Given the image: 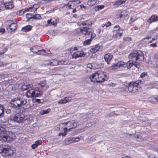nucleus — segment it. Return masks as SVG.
Returning <instances> with one entry per match:
<instances>
[{
	"mask_svg": "<svg viewBox=\"0 0 158 158\" xmlns=\"http://www.w3.org/2000/svg\"><path fill=\"white\" fill-rule=\"evenodd\" d=\"M94 31L92 28H89L86 29L85 28H84L83 30L80 31V35H82L83 36H86L87 37H90V38L85 40L83 43L84 46H86L90 44L91 43L92 39L95 38L96 35L94 32Z\"/></svg>",
	"mask_w": 158,
	"mask_h": 158,
	"instance_id": "obj_1",
	"label": "nucleus"
},
{
	"mask_svg": "<svg viewBox=\"0 0 158 158\" xmlns=\"http://www.w3.org/2000/svg\"><path fill=\"white\" fill-rule=\"evenodd\" d=\"M89 78L92 82L97 83L103 82L108 80L106 73L102 71H98L90 76Z\"/></svg>",
	"mask_w": 158,
	"mask_h": 158,
	"instance_id": "obj_2",
	"label": "nucleus"
},
{
	"mask_svg": "<svg viewBox=\"0 0 158 158\" xmlns=\"http://www.w3.org/2000/svg\"><path fill=\"white\" fill-rule=\"evenodd\" d=\"M128 58L131 61L137 63H139L144 59L143 52L140 50L132 52L129 55Z\"/></svg>",
	"mask_w": 158,
	"mask_h": 158,
	"instance_id": "obj_3",
	"label": "nucleus"
},
{
	"mask_svg": "<svg viewBox=\"0 0 158 158\" xmlns=\"http://www.w3.org/2000/svg\"><path fill=\"white\" fill-rule=\"evenodd\" d=\"M79 124V123L77 121H69L67 123H62L60 125V127L61 125H64L66 126L67 125V127L64 128L63 130H64V133H60L58 134L59 136L61 135L63 136H65L67 135V133L69 131H70L72 129L76 127Z\"/></svg>",
	"mask_w": 158,
	"mask_h": 158,
	"instance_id": "obj_4",
	"label": "nucleus"
},
{
	"mask_svg": "<svg viewBox=\"0 0 158 158\" xmlns=\"http://www.w3.org/2000/svg\"><path fill=\"white\" fill-rule=\"evenodd\" d=\"M27 103V99L15 98L11 100L10 104L11 108L17 110L20 109L22 106L25 105Z\"/></svg>",
	"mask_w": 158,
	"mask_h": 158,
	"instance_id": "obj_5",
	"label": "nucleus"
},
{
	"mask_svg": "<svg viewBox=\"0 0 158 158\" xmlns=\"http://www.w3.org/2000/svg\"><path fill=\"white\" fill-rule=\"evenodd\" d=\"M141 83L140 81H137L135 82H130L128 85V89L130 92L135 93L139 91L140 90Z\"/></svg>",
	"mask_w": 158,
	"mask_h": 158,
	"instance_id": "obj_6",
	"label": "nucleus"
},
{
	"mask_svg": "<svg viewBox=\"0 0 158 158\" xmlns=\"http://www.w3.org/2000/svg\"><path fill=\"white\" fill-rule=\"evenodd\" d=\"M42 92L38 87H36L35 89H30L27 92L26 94L28 98L38 97L41 95Z\"/></svg>",
	"mask_w": 158,
	"mask_h": 158,
	"instance_id": "obj_7",
	"label": "nucleus"
},
{
	"mask_svg": "<svg viewBox=\"0 0 158 158\" xmlns=\"http://www.w3.org/2000/svg\"><path fill=\"white\" fill-rule=\"evenodd\" d=\"M13 153V151L9 145H4L0 147V153L3 156H11Z\"/></svg>",
	"mask_w": 158,
	"mask_h": 158,
	"instance_id": "obj_8",
	"label": "nucleus"
},
{
	"mask_svg": "<svg viewBox=\"0 0 158 158\" xmlns=\"http://www.w3.org/2000/svg\"><path fill=\"white\" fill-rule=\"evenodd\" d=\"M2 142H9L14 139L15 134L12 132L7 131L4 134L1 135Z\"/></svg>",
	"mask_w": 158,
	"mask_h": 158,
	"instance_id": "obj_9",
	"label": "nucleus"
},
{
	"mask_svg": "<svg viewBox=\"0 0 158 158\" xmlns=\"http://www.w3.org/2000/svg\"><path fill=\"white\" fill-rule=\"evenodd\" d=\"M10 118L11 120L18 123H23L27 119L26 117L23 114L18 113L11 116Z\"/></svg>",
	"mask_w": 158,
	"mask_h": 158,
	"instance_id": "obj_10",
	"label": "nucleus"
},
{
	"mask_svg": "<svg viewBox=\"0 0 158 158\" xmlns=\"http://www.w3.org/2000/svg\"><path fill=\"white\" fill-rule=\"evenodd\" d=\"M92 24V22L89 20H85L81 23L80 24H79V25L80 26H82L84 27L81 28H78L77 29V31L78 32V34H80V31H82L83 30L84 28H85L86 29L91 28H87V27H89L90 26H91Z\"/></svg>",
	"mask_w": 158,
	"mask_h": 158,
	"instance_id": "obj_11",
	"label": "nucleus"
},
{
	"mask_svg": "<svg viewBox=\"0 0 158 158\" xmlns=\"http://www.w3.org/2000/svg\"><path fill=\"white\" fill-rule=\"evenodd\" d=\"M114 29V33H116L114 35V37L116 38L119 37L120 38L122 36V34L123 33V30L122 29H120V27L118 25L115 26Z\"/></svg>",
	"mask_w": 158,
	"mask_h": 158,
	"instance_id": "obj_12",
	"label": "nucleus"
},
{
	"mask_svg": "<svg viewBox=\"0 0 158 158\" xmlns=\"http://www.w3.org/2000/svg\"><path fill=\"white\" fill-rule=\"evenodd\" d=\"M17 28V24L14 23H12L9 25L7 28V29L10 32H11L15 30Z\"/></svg>",
	"mask_w": 158,
	"mask_h": 158,
	"instance_id": "obj_13",
	"label": "nucleus"
},
{
	"mask_svg": "<svg viewBox=\"0 0 158 158\" xmlns=\"http://www.w3.org/2000/svg\"><path fill=\"white\" fill-rule=\"evenodd\" d=\"M123 63V61H120L116 64H113L111 67L112 69L115 70L120 67H123V65H124Z\"/></svg>",
	"mask_w": 158,
	"mask_h": 158,
	"instance_id": "obj_14",
	"label": "nucleus"
},
{
	"mask_svg": "<svg viewBox=\"0 0 158 158\" xmlns=\"http://www.w3.org/2000/svg\"><path fill=\"white\" fill-rule=\"evenodd\" d=\"M113 57V55L110 53H108L106 54L104 57V58L105 61L107 62L108 64L110 63L111 60Z\"/></svg>",
	"mask_w": 158,
	"mask_h": 158,
	"instance_id": "obj_15",
	"label": "nucleus"
},
{
	"mask_svg": "<svg viewBox=\"0 0 158 158\" xmlns=\"http://www.w3.org/2000/svg\"><path fill=\"white\" fill-rule=\"evenodd\" d=\"M158 20V16L156 15H153L148 19V22L150 23L153 22H155Z\"/></svg>",
	"mask_w": 158,
	"mask_h": 158,
	"instance_id": "obj_16",
	"label": "nucleus"
},
{
	"mask_svg": "<svg viewBox=\"0 0 158 158\" xmlns=\"http://www.w3.org/2000/svg\"><path fill=\"white\" fill-rule=\"evenodd\" d=\"M74 137L67 138L64 141V144L66 145H69L71 143H74Z\"/></svg>",
	"mask_w": 158,
	"mask_h": 158,
	"instance_id": "obj_17",
	"label": "nucleus"
},
{
	"mask_svg": "<svg viewBox=\"0 0 158 158\" xmlns=\"http://www.w3.org/2000/svg\"><path fill=\"white\" fill-rule=\"evenodd\" d=\"M33 86V85L31 83L26 84L22 85L21 89L22 90H25L31 88Z\"/></svg>",
	"mask_w": 158,
	"mask_h": 158,
	"instance_id": "obj_18",
	"label": "nucleus"
},
{
	"mask_svg": "<svg viewBox=\"0 0 158 158\" xmlns=\"http://www.w3.org/2000/svg\"><path fill=\"white\" fill-rule=\"evenodd\" d=\"M99 2V0H88L87 4L90 6H92L98 4Z\"/></svg>",
	"mask_w": 158,
	"mask_h": 158,
	"instance_id": "obj_19",
	"label": "nucleus"
},
{
	"mask_svg": "<svg viewBox=\"0 0 158 158\" xmlns=\"http://www.w3.org/2000/svg\"><path fill=\"white\" fill-rule=\"evenodd\" d=\"M130 60L128 61L127 63H125L124 62V65H123V67H127L128 69H130L132 66H133V65H134V64L135 63L133 62L132 61V62H131Z\"/></svg>",
	"mask_w": 158,
	"mask_h": 158,
	"instance_id": "obj_20",
	"label": "nucleus"
},
{
	"mask_svg": "<svg viewBox=\"0 0 158 158\" xmlns=\"http://www.w3.org/2000/svg\"><path fill=\"white\" fill-rule=\"evenodd\" d=\"M4 6L7 9H11L13 8L14 5L12 2H6L4 4Z\"/></svg>",
	"mask_w": 158,
	"mask_h": 158,
	"instance_id": "obj_21",
	"label": "nucleus"
},
{
	"mask_svg": "<svg viewBox=\"0 0 158 158\" xmlns=\"http://www.w3.org/2000/svg\"><path fill=\"white\" fill-rule=\"evenodd\" d=\"M50 65L51 66H56L58 64H60V61L58 62V61L55 60H52L49 63Z\"/></svg>",
	"mask_w": 158,
	"mask_h": 158,
	"instance_id": "obj_22",
	"label": "nucleus"
},
{
	"mask_svg": "<svg viewBox=\"0 0 158 158\" xmlns=\"http://www.w3.org/2000/svg\"><path fill=\"white\" fill-rule=\"evenodd\" d=\"M149 101L152 103H155L158 102V96L151 97L149 98Z\"/></svg>",
	"mask_w": 158,
	"mask_h": 158,
	"instance_id": "obj_23",
	"label": "nucleus"
},
{
	"mask_svg": "<svg viewBox=\"0 0 158 158\" xmlns=\"http://www.w3.org/2000/svg\"><path fill=\"white\" fill-rule=\"evenodd\" d=\"M128 15V12L125 10L122 11L119 15V17L120 18H124L126 17Z\"/></svg>",
	"mask_w": 158,
	"mask_h": 158,
	"instance_id": "obj_24",
	"label": "nucleus"
},
{
	"mask_svg": "<svg viewBox=\"0 0 158 158\" xmlns=\"http://www.w3.org/2000/svg\"><path fill=\"white\" fill-rule=\"evenodd\" d=\"M4 107L3 106L0 104V118L4 117Z\"/></svg>",
	"mask_w": 158,
	"mask_h": 158,
	"instance_id": "obj_25",
	"label": "nucleus"
},
{
	"mask_svg": "<svg viewBox=\"0 0 158 158\" xmlns=\"http://www.w3.org/2000/svg\"><path fill=\"white\" fill-rule=\"evenodd\" d=\"M32 27L29 25H27L23 27L22 30L23 31L27 32L30 31Z\"/></svg>",
	"mask_w": 158,
	"mask_h": 158,
	"instance_id": "obj_26",
	"label": "nucleus"
},
{
	"mask_svg": "<svg viewBox=\"0 0 158 158\" xmlns=\"http://www.w3.org/2000/svg\"><path fill=\"white\" fill-rule=\"evenodd\" d=\"M75 1L74 0L71 2H69L67 5V6L69 9H73L74 6H73L75 4Z\"/></svg>",
	"mask_w": 158,
	"mask_h": 158,
	"instance_id": "obj_27",
	"label": "nucleus"
},
{
	"mask_svg": "<svg viewBox=\"0 0 158 158\" xmlns=\"http://www.w3.org/2000/svg\"><path fill=\"white\" fill-rule=\"evenodd\" d=\"M46 84V82L45 81H41L40 83L38 84V87L40 89L44 87Z\"/></svg>",
	"mask_w": 158,
	"mask_h": 158,
	"instance_id": "obj_28",
	"label": "nucleus"
},
{
	"mask_svg": "<svg viewBox=\"0 0 158 158\" xmlns=\"http://www.w3.org/2000/svg\"><path fill=\"white\" fill-rule=\"evenodd\" d=\"M105 7L104 5H98L95 7V10L96 11H99L103 9Z\"/></svg>",
	"mask_w": 158,
	"mask_h": 158,
	"instance_id": "obj_29",
	"label": "nucleus"
},
{
	"mask_svg": "<svg viewBox=\"0 0 158 158\" xmlns=\"http://www.w3.org/2000/svg\"><path fill=\"white\" fill-rule=\"evenodd\" d=\"M38 7V5L35 4L32 6H31L28 8L27 10H30L31 9H33V11H35Z\"/></svg>",
	"mask_w": 158,
	"mask_h": 158,
	"instance_id": "obj_30",
	"label": "nucleus"
},
{
	"mask_svg": "<svg viewBox=\"0 0 158 158\" xmlns=\"http://www.w3.org/2000/svg\"><path fill=\"white\" fill-rule=\"evenodd\" d=\"M27 10V8H26L25 9H22L18 11L17 12V15H22L23 14L25 11H26V10Z\"/></svg>",
	"mask_w": 158,
	"mask_h": 158,
	"instance_id": "obj_31",
	"label": "nucleus"
},
{
	"mask_svg": "<svg viewBox=\"0 0 158 158\" xmlns=\"http://www.w3.org/2000/svg\"><path fill=\"white\" fill-rule=\"evenodd\" d=\"M51 110L50 109H48L46 110H42L40 112V114L41 115H44L49 113Z\"/></svg>",
	"mask_w": 158,
	"mask_h": 158,
	"instance_id": "obj_32",
	"label": "nucleus"
},
{
	"mask_svg": "<svg viewBox=\"0 0 158 158\" xmlns=\"http://www.w3.org/2000/svg\"><path fill=\"white\" fill-rule=\"evenodd\" d=\"M77 55H78V57H84L85 56V54L84 52L82 51L80 52L77 51Z\"/></svg>",
	"mask_w": 158,
	"mask_h": 158,
	"instance_id": "obj_33",
	"label": "nucleus"
},
{
	"mask_svg": "<svg viewBox=\"0 0 158 158\" xmlns=\"http://www.w3.org/2000/svg\"><path fill=\"white\" fill-rule=\"evenodd\" d=\"M6 132V129L0 126V135L4 134Z\"/></svg>",
	"mask_w": 158,
	"mask_h": 158,
	"instance_id": "obj_34",
	"label": "nucleus"
},
{
	"mask_svg": "<svg viewBox=\"0 0 158 158\" xmlns=\"http://www.w3.org/2000/svg\"><path fill=\"white\" fill-rule=\"evenodd\" d=\"M95 46L98 51H101L103 48V46L99 44L96 45Z\"/></svg>",
	"mask_w": 158,
	"mask_h": 158,
	"instance_id": "obj_35",
	"label": "nucleus"
},
{
	"mask_svg": "<svg viewBox=\"0 0 158 158\" xmlns=\"http://www.w3.org/2000/svg\"><path fill=\"white\" fill-rule=\"evenodd\" d=\"M67 103L65 98H64L60 100L58 102V103L59 104H65Z\"/></svg>",
	"mask_w": 158,
	"mask_h": 158,
	"instance_id": "obj_36",
	"label": "nucleus"
},
{
	"mask_svg": "<svg viewBox=\"0 0 158 158\" xmlns=\"http://www.w3.org/2000/svg\"><path fill=\"white\" fill-rule=\"evenodd\" d=\"M67 103L65 98H64L60 100L58 102V103L59 104H65Z\"/></svg>",
	"mask_w": 158,
	"mask_h": 158,
	"instance_id": "obj_37",
	"label": "nucleus"
},
{
	"mask_svg": "<svg viewBox=\"0 0 158 158\" xmlns=\"http://www.w3.org/2000/svg\"><path fill=\"white\" fill-rule=\"evenodd\" d=\"M46 51L43 49L41 50H38L37 52V54L39 55H44L46 53Z\"/></svg>",
	"mask_w": 158,
	"mask_h": 158,
	"instance_id": "obj_38",
	"label": "nucleus"
},
{
	"mask_svg": "<svg viewBox=\"0 0 158 158\" xmlns=\"http://www.w3.org/2000/svg\"><path fill=\"white\" fill-rule=\"evenodd\" d=\"M30 50L32 52L35 53H37L38 51V50L37 49L36 47L35 46H33L31 48Z\"/></svg>",
	"mask_w": 158,
	"mask_h": 158,
	"instance_id": "obj_39",
	"label": "nucleus"
},
{
	"mask_svg": "<svg viewBox=\"0 0 158 158\" xmlns=\"http://www.w3.org/2000/svg\"><path fill=\"white\" fill-rule=\"evenodd\" d=\"M33 18L36 19H40L41 18V16L39 14L33 15Z\"/></svg>",
	"mask_w": 158,
	"mask_h": 158,
	"instance_id": "obj_40",
	"label": "nucleus"
},
{
	"mask_svg": "<svg viewBox=\"0 0 158 158\" xmlns=\"http://www.w3.org/2000/svg\"><path fill=\"white\" fill-rule=\"evenodd\" d=\"M90 51L91 53H96L97 52H98L95 46L94 47L91 48Z\"/></svg>",
	"mask_w": 158,
	"mask_h": 158,
	"instance_id": "obj_41",
	"label": "nucleus"
},
{
	"mask_svg": "<svg viewBox=\"0 0 158 158\" xmlns=\"http://www.w3.org/2000/svg\"><path fill=\"white\" fill-rule=\"evenodd\" d=\"M90 51L91 53H96L97 52H98L95 46L94 47L91 48Z\"/></svg>",
	"mask_w": 158,
	"mask_h": 158,
	"instance_id": "obj_42",
	"label": "nucleus"
},
{
	"mask_svg": "<svg viewBox=\"0 0 158 158\" xmlns=\"http://www.w3.org/2000/svg\"><path fill=\"white\" fill-rule=\"evenodd\" d=\"M90 51L91 53H96L97 52H98L95 46L94 47L91 48Z\"/></svg>",
	"mask_w": 158,
	"mask_h": 158,
	"instance_id": "obj_43",
	"label": "nucleus"
},
{
	"mask_svg": "<svg viewBox=\"0 0 158 158\" xmlns=\"http://www.w3.org/2000/svg\"><path fill=\"white\" fill-rule=\"evenodd\" d=\"M122 4H123V3H122V1H121V0H119L115 2L114 5H119Z\"/></svg>",
	"mask_w": 158,
	"mask_h": 158,
	"instance_id": "obj_44",
	"label": "nucleus"
},
{
	"mask_svg": "<svg viewBox=\"0 0 158 158\" xmlns=\"http://www.w3.org/2000/svg\"><path fill=\"white\" fill-rule=\"evenodd\" d=\"M67 103L70 102L72 100V97L69 96L65 97Z\"/></svg>",
	"mask_w": 158,
	"mask_h": 158,
	"instance_id": "obj_45",
	"label": "nucleus"
},
{
	"mask_svg": "<svg viewBox=\"0 0 158 158\" xmlns=\"http://www.w3.org/2000/svg\"><path fill=\"white\" fill-rule=\"evenodd\" d=\"M78 55L77 52H74L72 55V57L73 58L76 59L78 58Z\"/></svg>",
	"mask_w": 158,
	"mask_h": 158,
	"instance_id": "obj_46",
	"label": "nucleus"
},
{
	"mask_svg": "<svg viewBox=\"0 0 158 158\" xmlns=\"http://www.w3.org/2000/svg\"><path fill=\"white\" fill-rule=\"evenodd\" d=\"M111 25V23L110 22H108L107 23H106L105 24H102V26L103 27L105 26L106 27H107Z\"/></svg>",
	"mask_w": 158,
	"mask_h": 158,
	"instance_id": "obj_47",
	"label": "nucleus"
},
{
	"mask_svg": "<svg viewBox=\"0 0 158 158\" xmlns=\"http://www.w3.org/2000/svg\"><path fill=\"white\" fill-rule=\"evenodd\" d=\"M147 74V73L146 72H144L141 73L140 75V77L141 78H143L146 76Z\"/></svg>",
	"mask_w": 158,
	"mask_h": 158,
	"instance_id": "obj_48",
	"label": "nucleus"
},
{
	"mask_svg": "<svg viewBox=\"0 0 158 158\" xmlns=\"http://www.w3.org/2000/svg\"><path fill=\"white\" fill-rule=\"evenodd\" d=\"M42 141L40 140H38L35 142V143H36L37 145L38 146L40 145H41L42 143Z\"/></svg>",
	"mask_w": 158,
	"mask_h": 158,
	"instance_id": "obj_49",
	"label": "nucleus"
},
{
	"mask_svg": "<svg viewBox=\"0 0 158 158\" xmlns=\"http://www.w3.org/2000/svg\"><path fill=\"white\" fill-rule=\"evenodd\" d=\"M123 40L124 41H130L131 40V38L127 37L126 38H123Z\"/></svg>",
	"mask_w": 158,
	"mask_h": 158,
	"instance_id": "obj_50",
	"label": "nucleus"
},
{
	"mask_svg": "<svg viewBox=\"0 0 158 158\" xmlns=\"http://www.w3.org/2000/svg\"><path fill=\"white\" fill-rule=\"evenodd\" d=\"M26 17L28 19L33 18V15H32L30 14H26Z\"/></svg>",
	"mask_w": 158,
	"mask_h": 158,
	"instance_id": "obj_51",
	"label": "nucleus"
},
{
	"mask_svg": "<svg viewBox=\"0 0 158 158\" xmlns=\"http://www.w3.org/2000/svg\"><path fill=\"white\" fill-rule=\"evenodd\" d=\"M37 147L38 146L37 145V144H36V143H35L33 144L31 146V148L32 149H35L36 148H37Z\"/></svg>",
	"mask_w": 158,
	"mask_h": 158,
	"instance_id": "obj_52",
	"label": "nucleus"
},
{
	"mask_svg": "<svg viewBox=\"0 0 158 158\" xmlns=\"http://www.w3.org/2000/svg\"><path fill=\"white\" fill-rule=\"evenodd\" d=\"M80 140V138L79 137H74V142H78Z\"/></svg>",
	"mask_w": 158,
	"mask_h": 158,
	"instance_id": "obj_53",
	"label": "nucleus"
},
{
	"mask_svg": "<svg viewBox=\"0 0 158 158\" xmlns=\"http://www.w3.org/2000/svg\"><path fill=\"white\" fill-rule=\"evenodd\" d=\"M87 68L91 69L93 68V66L91 63H89L87 65Z\"/></svg>",
	"mask_w": 158,
	"mask_h": 158,
	"instance_id": "obj_54",
	"label": "nucleus"
},
{
	"mask_svg": "<svg viewBox=\"0 0 158 158\" xmlns=\"http://www.w3.org/2000/svg\"><path fill=\"white\" fill-rule=\"evenodd\" d=\"M60 64L66 65L68 64V63L65 61H60Z\"/></svg>",
	"mask_w": 158,
	"mask_h": 158,
	"instance_id": "obj_55",
	"label": "nucleus"
},
{
	"mask_svg": "<svg viewBox=\"0 0 158 158\" xmlns=\"http://www.w3.org/2000/svg\"><path fill=\"white\" fill-rule=\"evenodd\" d=\"M5 31V29H4L1 28H0V32L2 33H4Z\"/></svg>",
	"mask_w": 158,
	"mask_h": 158,
	"instance_id": "obj_56",
	"label": "nucleus"
},
{
	"mask_svg": "<svg viewBox=\"0 0 158 158\" xmlns=\"http://www.w3.org/2000/svg\"><path fill=\"white\" fill-rule=\"evenodd\" d=\"M80 7L81 8H82V9H85L86 8V6H85L81 4L80 5Z\"/></svg>",
	"mask_w": 158,
	"mask_h": 158,
	"instance_id": "obj_57",
	"label": "nucleus"
},
{
	"mask_svg": "<svg viewBox=\"0 0 158 158\" xmlns=\"http://www.w3.org/2000/svg\"><path fill=\"white\" fill-rule=\"evenodd\" d=\"M51 24L52 25L55 26L57 24V23L56 21H53L51 23Z\"/></svg>",
	"mask_w": 158,
	"mask_h": 158,
	"instance_id": "obj_58",
	"label": "nucleus"
},
{
	"mask_svg": "<svg viewBox=\"0 0 158 158\" xmlns=\"http://www.w3.org/2000/svg\"><path fill=\"white\" fill-rule=\"evenodd\" d=\"M150 46L152 47H156L157 44L156 43H153L150 45Z\"/></svg>",
	"mask_w": 158,
	"mask_h": 158,
	"instance_id": "obj_59",
	"label": "nucleus"
},
{
	"mask_svg": "<svg viewBox=\"0 0 158 158\" xmlns=\"http://www.w3.org/2000/svg\"><path fill=\"white\" fill-rule=\"evenodd\" d=\"M154 58L156 60H158V53H156L155 54Z\"/></svg>",
	"mask_w": 158,
	"mask_h": 158,
	"instance_id": "obj_60",
	"label": "nucleus"
},
{
	"mask_svg": "<svg viewBox=\"0 0 158 158\" xmlns=\"http://www.w3.org/2000/svg\"><path fill=\"white\" fill-rule=\"evenodd\" d=\"M11 112V110L10 109H7L6 110V112L7 114H9Z\"/></svg>",
	"mask_w": 158,
	"mask_h": 158,
	"instance_id": "obj_61",
	"label": "nucleus"
},
{
	"mask_svg": "<svg viewBox=\"0 0 158 158\" xmlns=\"http://www.w3.org/2000/svg\"><path fill=\"white\" fill-rule=\"evenodd\" d=\"M136 64H134V65L137 68H139V63H136Z\"/></svg>",
	"mask_w": 158,
	"mask_h": 158,
	"instance_id": "obj_62",
	"label": "nucleus"
},
{
	"mask_svg": "<svg viewBox=\"0 0 158 158\" xmlns=\"http://www.w3.org/2000/svg\"><path fill=\"white\" fill-rule=\"evenodd\" d=\"M134 17H132L131 19V20L132 22H133L135 20V18H134Z\"/></svg>",
	"mask_w": 158,
	"mask_h": 158,
	"instance_id": "obj_63",
	"label": "nucleus"
},
{
	"mask_svg": "<svg viewBox=\"0 0 158 158\" xmlns=\"http://www.w3.org/2000/svg\"><path fill=\"white\" fill-rule=\"evenodd\" d=\"M35 102H38V103H40V99H35Z\"/></svg>",
	"mask_w": 158,
	"mask_h": 158,
	"instance_id": "obj_64",
	"label": "nucleus"
}]
</instances>
